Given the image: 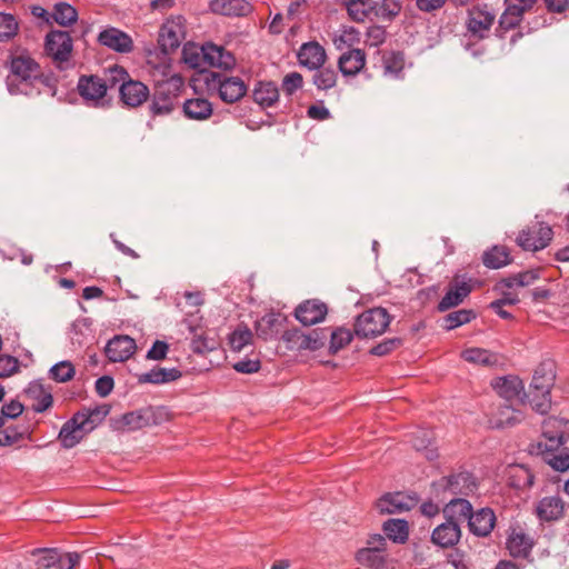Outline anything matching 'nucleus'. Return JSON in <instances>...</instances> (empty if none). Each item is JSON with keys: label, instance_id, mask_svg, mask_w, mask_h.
<instances>
[{"label": "nucleus", "instance_id": "1", "mask_svg": "<svg viewBox=\"0 0 569 569\" xmlns=\"http://www.w3.org/2000/svg\"><path fill=\"white\" fill-rule=\"evenodd\" d=\"M566 421L556 417H549L542 422L543 441L530 445V453L540 456L556 471L569 470V452L563 449L558 453L560 446L563 445Z\"/></svg>", "mask_w": 569, "mask_h": 569}, {"label": "nucleus", "instance_id": "2", "mask_svg": "<svg viewBox=\"0 0 569 569\" xmlns=\"http://www.w3.org/2000/svg\"><path fill=\"white\" fill-rule=\"evenodd\" d=\"M40 70V64L27 51L12 54L10 58V74L7 78L9 92L12 94L29 93L30 84Z\"/></svg>", "mask_w": 569, "mask_h": 569}, {"label": "nucleus", "instance_id": "3", "mask_svg": "<svg viewBox=\"0 0 569 569\" xmlns=\"http://www.w3.org/2000/svg\"><path fill=\"white\" fill-rule=\"evenodd\" d=\"M209 91H217L226 103H234L246 96L248 86L239 77H229L218 71H201Z\"/></svg>", "mask_w": 569, "mask_h": 569}, {"label": "nucleus", "instance_id": "4", "mask_svg": "<svg viewBox=\"0 0 569 569\" xmlns=\"http://www.w3.org/2000/svg\"><path fill=\"white\" fill-rule=\"evenodd\" d=\"M161 422V410L152 406L129 411L112 417L109 420L110 428L118 432H130L146 427L157 426Z\"/></svg>", "mask_w": 569, "mask_h": 569}, {"label": "nucleus", "instance_id": "5", "mask_svg": "<svg viewBox=\"0 0 569 569\" xmlns=\"http://www.w3.org/2000/svg\"><path fill=\"white\" fill-rule=\"evenodd\" d=\"M392 317L382 307H375L362 311L353 323L355 336L359 339H372L381 336L388 329Z\"/></svg>", "mask_w": 569, "mask_h": 569}, {"label": "nucleus", "instance_id": "6", "mask_svg": "<svg viewBox=\"0 0 569 569\" xmlns=\"http://www.w3.org/2000/svg\"><path fill=\"white\" fill-rule=\"evenodd\" d=\"M72 51L73 40L68 31L51 30L47 33L44 52L60 70L71 67Z\"/></svg>", "mask_w": 569, "mask_h": 569}, {"label": "nucleus", "instance_id": "7", "mask_svg": "<svg viewBox=\"0 0 569 569\" xmlns=\"http://www.w3.org/2000/svg\"><path fill=\"white\" fill-rule=\"evenodd\" d=\"M553 231L543 221H531L516 238V243L525 251H539L549 246Z\"/></svg>", "mask_w": 569, "mask_h": 569}, {"label": "nucleus", "instance_id": "8", "mask_svg": "<svg viewBox=\"0 0 569 569\" xmlns=\"http://www.w3.org/2000/svg\"><path fill=\"white\" fill-rule=\"evenodd\" d=\"M179 87L172 80L158 82L149 103V113L152 119L170 114L174 110V100L178 98Z\"/></svg>", "mask_w": 569, "mask_h": 569}, {"label": "nucleus", "instance_id": "9", "mask_svg": "<svg viewBox=\"0 0 569 569\" xmlns=\"http://www.w3.org/2000/svg\"><path fill=\"white\" fill-rule=\"evenodd\" d=\"M77 91L87 106L98 108L110 104L104 83L97 74H81L78 79Z\"/></svg>", "mask_w": 569, "mask_h": 569}, {"label": "nucleus", "instance_id": "10", "mask_svg": "<svg viewBox=\"0 0 569 569\" xmlns=\"http://www.w3.org/2000/svg\"><path fill=\"white\" fill-rule=\"evenodd\" d=\"M496 14L488 9V4L475 6L468 10L467 30L471 38L482 40L488 38Z\"/></svg>", "mask_w": 569, "mask_h": 569}, {"label": "nucleus", "instance_id": "11", "mask_svg": "<svg viewBox=\"0 0 569 569\" xmlns=\"http://www.w3.org/2000/svg\"><path fill=\"white\" fill-rule=\"evenodd\" d=\"M436 490L449 491L455 496H470L477 490V481L475 476L469 471H460L447 477H442L439 481L433 482Z\"/></svg>", "mask_w": 569, "mask_h": 569}, {"label": "nucleus", "instance_id": "12", "mask_svg": "<svg viewBox=\"0 0 569 569\" xmlns=\"http://www.w3.org/2000/svg\"><path fill=\"white\" fill-rule=\"evenodd\" d=\"M328 306L319 299H308L295 309V317L302 326H312L325 320Z\"/></svg>", "mask_w": 569, "mask_h": 569}, {"label": "nucleus", "instance_id": "13", "mask_svg": "<svg viewBox=\"0 0 569 569\" xmlns=\"http://www.w3.org/2000/svg\"><path fill=\"white\" fill-rule=\"evenodd\" d=\"M149 98L150 90L148 86L131 77L121 83V88H119V99L128 108L140 107Z\"/></svg>", "mask_w": 569, "mask_h": 569}, {"label": "nucleus", "instance_id": "14", "mask_svg": "<svg viewBox=\"0 0 569 569\" xmlns=\"http://www.w3.org/2000/svg\"><path fill=\"white\" fill-rule=\"evenodd\" d=\"M288 322V317L279 311H270L256 321L258 338L268 341L277 337Z\"/></svg>", "mask_w": 569, "mask_h": 569}, {"label": "nucleus", "instance_id": "15", "mask_svg": "<svg viewBox=\"0 0 569 569\" xmlns=\"http://www.w3.org/2000/svg\"><path fill=\"white\" fill-rule=\"evenodd\" d=\"M410 502H403V493L401 492H388L381 496L376 507L381 515L400 513L411 510L419 501L417 493L408 496Z\"/></svg>", "mask_w": 569, "mask_h": 569}, {"label": "nucleus", "instance_id": "16", "mask_svg": "<svg viewBox=\"0 0 569 569\" xmlns=\"http://www.w3.org/2000/svg\"><path fill=\"white\" fill-rule=\"evenodd\" d=\"M533 545V539L519 525L509 528L506 546L510 556L527 558L531 553Z\"/></svg>", "mask_w": 569, "mask_h": 569}, {"label": "nucleus", "instance_id": "17", "mask_svg": "<svg viewBox=\"0 0 569 569\" xmlns=\"http://www.w3.org/2000/svg\"><path fill=\"white\" fill-rule=\"evenodd\" d=\"M98 42L119 53H129L133 50L132 38L124 31L109 27L98 34Z\"/></svg>", "mask_w": 569, "mask_h": 569}, {"label": "nucleus", "instance_id": "18", "mask_svg": "<svg viewBox=\"0 0 569 569\" xmlns=\"http://www.w3.org/2000/svg\"><path fill=\"white\" fill-rule=\"evenodd\" d=\"M472 287L467 281H460L459 277H455L448 284L447 292L438 303V311L445 312L463 302L470 295Z\"/></svg>", "mask_w": 569, "mask_h": 569}, {"label": "nucleus", "instance_id": "19", "mask_svg": "<svg viewBox=\"0 0 569 569\" xmlns=\"http://www.w3.org/2000/svg\"><path fill=\"white\" fill-rule=\"evenodd\" d=\"M204 62L209 67L219 68L221 70H232L236 67L237 60L232 52L224 49L222 46H217L212 42H207L202 46Z\"/></svg>", "mask_w": 569, "mask_h": 569}, {"label": "nucleus", "instance_id": "20", "mask_svg": "<svg viewBox=\"0 0 569 569\" xmlns=\"http://www.w3.org/2000/svg\"><path fill=\"white\" fill-rule=\"evenodd\" d=\"M523 419V412L516 409L512 402H503L491 413L489 425L493 429H505L520 423Z\"/></svg>", "mask_w": 569, "mask_h": 569}, {"label": "nucleus", "instance_id": "21", "mask_svg": "<svg viewBox=\"0 0 569 569\" xmlns=\"http://www.w3.org/2000/svg\"><path fill=\"white\" fill-rule=\"evenodd\" d=\"M492 388L505 402L518 401L521 403L523 382L516 376L498 377L491 382Z\"/></svg>", "mask_w": 569, "mask_h": 569}, {"label": "nucleus", "instance_id": "22", "mask_svg": "<svg viewBox=\"0 0 569 569\" xmlns=\"http://www.w3.org/2000/svg\"><path fill=\"white\" fill-rule=\"evenodd\" d=\"M136 348V341L131 337L116 336L108 341L104 352L111 362H123L134 353Z\"/></svg>", "mask_w": 569, "mask_h": 569}, {"label": "nucleus", "instance_id": "23", "mask_svg": "<svg viewBox=\"0 0 569 569\" xmlns=\"http://www.w3.org/2000/svg\"><path fill=\"white\" fill-rule=\"evenodd\" d=\"M461 538V529L457 521L447 519L437 526L431 533V541L440 548H452Z\"/></svg>", "mask_w": 569, "mask_h": 569}, {"label": "nucleus", "instance_id": "24", "mask_svg": "<svg viewBox=\"0 0 569 569\" xmlns=\"http://www.w3.org/2000/svg\"><path fill=\"white\" fill-rule=\"evenodd\" d=\"M523 6L510 3L501 14L498 27L496 28V36L503 39L507 31L516 28L522 20L523 13L531 9L533 2H522Z\"/></svg>", "mask_w": 569, "mask_h": 569}, {"label": "nucleus", "instance_id": "25", "mask_svg": "<svg viewBox=\"0 0 569 569\" xmlns=\"http://www.w3.org/2000/svg\"><path fill=\"white\" fill-rule=\"evenodd\" d=\"M496 523V515L491 508H481L472 512L468 520V527L472 535L487 537L491 533Z\"/></svg>", "mask_w": 569, "mask_h": 569}, {"label": "nucleus", "instance_id": "26", "mask_svg": "<svg viewBox=\"0 0 569 569\" xmlns=\"http://www.w3.org/2000/svg\"><path fill=\"white\" fill-rule=\"evenodd\" d=\"M556 365L552 360H545L535 369L529 388L548 393L555 385Z\"/></svg>", "mask_w": 569, "mask_h": 569}, {"label": "nucleus", "instance_id": "27", "mask_svg": "<svg viewBox=\"0 0 569 569\" xmlns=\"http://www.w3.org/2000/svg\"><path fill=\"white\" fill-rule=\"evenodd\" d=\"M83 422H81L80 417L74 413L71 419L66 421L58 435V439L61 442V446L66 449H71L76 447L83 437V429H84Z\"/></svg>", "mask_w": 569, "mask_h": 569}, {"label": "nucleus", "instance_id": "28", "mask_svg": "<svg viewBox=\"0 0 569 569\" xmlns=\"http://www.w3.org/2000/svg\"><path fill=\"white\" fill-rule=\"evenodd\" d=\"M326 58L325 49L316 41L303 43L298 51L299 63L310 70L322 67Z\"/></svg>", "mask_w": 569, "mask_h": 569}, {"label": "nucleus", "instance_id": "29", "mask_svg": "<svg viewBox=\"0 0 569 569\" xmlns=\"http://www.w3.org/2000/svg\"><path fill=\"white\" fill-rule=\"evenodd\" d=\"M181 32L180 27L174 22L167 21L159 31L158 44L164 54H170L180 47Z\"/></svg>", "mask_w": 569, "mask_h": 569}, {"label": "nucleus", "instance_id": "30", "mask_svg": "<svg viewBox=\"0 0 569 569\" xmlns=\"http://www.w3.org/2000/svg\"><path fill=\"white\" fill-rule=\"evenodd\" d=\"M366 63V53L360 49H349L338 60V67L343 76H356Z\"/></svg>", "mask_w": 569, "mask_h": 569}, {"label": "nucleus", "instance_id": "31", "mask_svg": "<svg viewBox=\"0 0 569 569\" xmlns=\"http://www.w3.org/2000/svg\"><path fill=\"white\" fill-rule=\"evenodd\" d=\"M355 559L359 565L370 569H395V561L388 553L359 549Z\"/></svg>", "mask_w": 569, "mask_h": 569}, {"label": "nucleus", "instance_id": "32", "mask_svg": "<svg viewBox=\"0 0 569 569\" xmlns=\"http://www.w3.org/2000/svg\"><path fill=\"white\" fill-rule=\"evenodd\" d=\"M182 372L177 368H161L154 367L148 372L137 375V381L139 385L151 383V385H162L169 383L181 378Z\"/></svg>", "mask_w": 569, "mask_h": 569}, {"label": "nucleus", "instance_id": "33", "mask_svg": "<svg viewBox=\"0 0 569 569\" xmlns=\"http://www.w3.org/2000/svg\"><path fill=\"white\" fill-rule=\"evenodd\" d=\"M382 532L387 540L403 545L409 539V523L405 519L390 518L382 523Z\"/></svg>", "mask_w": 569, "mask_h": 569}, {"label": "nucleus", "instance_id": "34", "mask_svg": "<svg viewBox=\"0 0 569 569\" xmlns=\"http://www.w3.org/2000/svg\"><path fill=\"white\" fill-rule=\"evenodd\" d=\"M565 513V502L558 496L545 497L537 506V515L541 520L552 521Z\"/></svg>", "mask_w": 569, "mask_h": 569}, {"label": "nucleus", "instance_id": "35", "mask_svg": "<svg viewBox=\"0 0 569 569\" xmlns=\"http://www.w3.org/2000/svg\"><path fill=\"white\" fill-rule=\"evenodd\" d=\"M252 99L262 108L272 107L279 99V89L272 81H259L252 90Z\"/></svg>", "mask_w": 569, "mask_h": 569}, {"label": "nucleus", "instance_id": "36", "mask_svg": "<svg viewBox=\"0 0 569 569\" xmlns=\"http://www.w3.org/2000/svg\"><path fill=\"white\" fill-rule=\"evenodd\" d=\"M26 395L36 400L32 405V409L36 412H44L53 403V397L50 390H47L40 381H32L26 389Z\"/></svg>", "mask_w": 569, "mask_h": 569}, {"label": "nucleus", "instance_id": "37", "mask_svg": "<svg viewBox=\"0 0 569 569\" xmlns=\"http://www.w3.org/2000/svg\"><path fill=\"white\" fill-rule=\"evenodd\" d=\"M512 262L508 247L495 244L482 254V263L489 269H500Z\"/></svg>", "mask_w": 569, "mask_h": 569}, {"label": "nucleus", "instance_id": "38", "mask_svg": "<svg viewBox=\"0 0 569 569\" xmlns=\"http://www.w3.org/2000/svg\"><path fill=\"white\" fill-rule=\"evenodd\" d=\"M212 103L204 98H192L183 103V113L188 119L202 121L211 117Z\"/></svg>", "mask_w": 569, "mask_h": 569}, {"label": "nucleus", "instance_id": "39", "mask_svg": "<svg viewBox=\"0 0 569 569\" xmlns=\"http://www.w3.org/2000/svg\"><path fill=\"white\" fill-rule=\"evenodd\" d=\"M377 53L381 54V67L385 76L392 78H399L405 68V54L402 51H380Z\"/></svg>", "mask_w": 569, "mask_h": 569}, {"label": "nucleus", "instance_id": "40", "mask_svg": "<svg viewBox=\"0 0 569 569\" xmlns=\"http://www.w3.org/2000/svg\"><path fill=\"white\" fill-rule=\"evenodd\" d=\"M473 509L469 500L465 498H453L443 508L446 519L457 521L469 520Z\"/></svg>", "mask_w": 569, "mask_h": 569}, {"label": "nucleus", "instance_id": "41", "mask_svg": "<svg viewBox=\"0 0 569 569\" xmlns=\"http://www.w3.org/2000/svg\"><path fill=\"white\" fill-rule=\"evenodd\" d=\"M521 403H528L537 413L546 415L551 408V396L550 392L545 393L529 388L527 392L523 390Z\"/></svg>", "mask_w": 569, "mask_h": 569}, {"label": "nucleus", "instance_id": "42", "mask_svg": "<svg viewBox=\"0 0 569 569\" xmlns=\"http://www.w3.org/2000/svg\"><path fill=\"white\" fill-rule=\"evenodd\" d=\"M213 13L228 17H246L252 11L251 2H209Z\"/></svg>", "mask_w": 569, "mask_h": 569}, {"label": "nucleus", "instance_id": "43", "mask_svg": "<svg viewBox=\"0 0 569 569\" xmlns=\"http://www.w3.org/2000/svg\"><path fill=\"white\" fill-rule=\"evenodd\" d=\"M57 79L53 74H44L40 70L36 79L30 84V92L23 93L24 96H34L46 93L51 97L57 92Z\"/></svg>", "mask_w": 569, "mask_h": 569}, {"label": "nucleus", "instance_id": "44", "mask_svg": "<svg viewBox=\"0 0 569 569\" xmlns=\"http://www.w3.org/2000/svg\"><path fill=\"white\" fill-rule=\"evenodd\" d=\"M129 78L130 74L126 68L119 64H113L104 69L101 82L104 83L106 92L108 93L109 89H113L116 87L121 88V83L127 81Z\"/></svg>", "mask_w": 569, "mask_h": 569}, {"label": "nucleus", "instance_id": "45", "mask_svg": "<svg viewBox=\"0 0 569 569\" xmlns=\"http://www.w3.org/2000/svg\"><path fill=\"white\" fill-rule=\"evenodd\" d=\"M51 18L60 26L68 27L78 19V11L69 2H56Z\"/></svg>", "mask_w": 569, "mask_h": 569}, {"label": "nucleus", "instance_id": "46", "mask_svg": "<svg viewBox=\"0 0 569 569\" xmlns=\"http://www.w3.org/2000/svg\"><path fill=\"white\" fill-rule=\"evenodd\" d=\"M353 335V331L343 327L336 328L330 333H328V337H330L329 353H338L352 341Z\"/></svg>", "mask_w": 569, "mask_h": 569}, {"label": "nucleus", "instance_id": "47", "mask_svg": "<svg viewBox=\"0 0 569 569\" xmlns=\"http://www.w3.org/2000/svg\"><path fill=\"white\" fill-rule=\"evenodd\" d=\"M253 335L249 327L244 323H239L237 328L229 335V346L233 351H240L246 346L252 342Z\"/></svg>", "mask_w": 569, "mask_h": 569}, {"label": "nucleus", "instance_id": "48", "mask_svg": "<svg viewBox=\"0 0 569 569\" xmlns=\"http://www.w3.org/2000/svg\"><path fill=\"white\" fill-rule=\"evenodd\" d=\"M110 406L101 405L97 406L93 409H83L78 411L77 415L80 417L81 422L84 426H90V429L94 428L109 415Z\"/></svg>", "mask_w": 569, "mask_h": 569}, {"label": "nucleus", "instance_id": "49", "mask_svg": "<svg viewBox=\"0 0 569 569\" xmlns=\"http://www.w3.org/2000/svg\"><path fill=\"white\" fill-rule=\"evenodd\" d=\"M477 313L472 309H460L448 313L443 318V328L447 331L453 330L476 319Z\"/></svg>", "mask_w": 569, "mask_h": 569}, {"label": "nucleus", "instance_id": "50", "mask_svg": "<svg viewBox=\"0 0 569 569\" xmlns=\"http://www.w3.org/2000/svg\"><path fill=\"white\" fill-rule=\"evenodd\" d=\"M347 7V11L350 18L356 22H363L367 19L373 21L372 12L375 7L372 2H343Z\"/></svg>", "mask_w": 569, "mask_h": 569}, {"label": "nucleus", "instance_id": "51", "mask_svg": "<svg viewBox=\"0 0 569 569\" xmlns=\"http://www.w3.org/2000/svg\"><path fill=\"white\" fill-rule=\"evenodd\" d=\"M312 76V82L319 90H329L336 86L337 72L331 68H318Z\"/></svg>", "mask_w": 569, "mask_h": 569}, {"label": "nucleus", "instance_id": "52", "mask_svg": "<svg viewBox=\"0 0 569 569\" xmlns=\"http://www.w3.org/2000/svg\"><path fill=\"white\" fill-rule=\"evenodd\" d=\"M327 339V328L312 329L309 333H305V338L302 339L303 350L317 351L325 347Z\"/></svg>", "mask_w": 569, "mask_h": 569}, {"label": "nucleus", "instance_id": "53", "mask_svg": "<svg viewBox=\"0 0 569 569\" xmlns=\"http://www.w3.org/2000/svg\"><path fill=\"white\" fill-rule=\"evenodd\" d=\"M74 375V366L68 360L53 365L49 370V377L57 382H68Z\"/></svg>", "mask_w": 569, "mask_h": 569}, {"label": "nucleus", "instance_id": "54", "mask_svg": "<svg viewBox=\"0 0 569 569\" xmlns=\"http://www.w3.org/2000/svg\"><path fill=\"white\" fill-rule=\"evenodd\" d=\"M461 358L467 362L482 366H490L495 362L493 355L481 348H468L461 352Z\"/></svg>", "mask_w": 569, "mask_h": 569}, {"label": "nucleus", "instance_id": "55", "mask_svg": "<svg viewBox=\"0 0 569 569\" xmlns=\"http://www.w3.org/2000/svg\"><path fill=\"white\" fill-rule=\"evenodd\" d=\"M19 24L14 16L0 12V42L12 39L18 33Z\"/></svg>", "mask_w": 569, "mask_h": 569}, {"label": "nucleus", "instance_id": "56", "mask_svg": "<svg viewBox=\"0 0 569 569\" xmlns=\"http://www.w3.org/2000/svg\"><path fill=\"white\" fill-rule=\"evenodd\" d=\"M372 7H375L376 11L372 12L373 19L381 17L383 19L391 20L401 10L400 2H372Z\"/></svg>", "mask_w": 569, "mask_h": 569}, {"label": "nucleus", "instance_id": "57", "mask_svg": "<svg viewBox=\"0 0 569 569\" xmlns=\"http://www.w3.org/2000/svg\"><path fill=\"white\" fill-rule=\"evenodd\" d=\"M202 54V47H184L182 50V59L184 63L193 69H201L203 64H207Z\"/></svg>", "mask_w": 569, "mask_h": 569}, {"label": "nucleus", "instance_id": "58", "mask_svg": "<svg viewBox=\"0 0 569 569\" xmlns=\"http://www.w3.org/2000/svg\"><path fill=\"white\" fill-rule=\"evenodd\" d=\"M402 343L403 340L401 338H387L372 347L369 353L377 357H383L400 348Z\"/></svg>", "mask_w": 569, "mask_h": 569}, {"label": "nucleus", "instance_id": "59", "mask_svg": "<svg viewBox=\"0 0 569 569\" xmlns=\"http://www.w3.org/2000/svg\"><path fill=\"white\" fill-rule=\"evenodd\" d=\"M359 31L353 27L345 28L341 34L335 38L333 42L339 50H342L345 48H350L355 43L359 42Z\"/></svg>", "mask_w": 569, "mask_h": 569}, {"label": "nucleus", "instance_id": "60", "mask_svg": "<svg viewBox=\"0 0 569 569\" xmlns=\"http://www.w3.org/2000/svg\"><path fill=\"white\" fill-rule=\"evenodd\" d=\"M303 338L305 333L299 328L284 330L281 336V339L290 350H303Z\"/></svg>", "mask_w": 569, "mask_h": 569}, {"label": "nucleus", "instance_id": "61", "mask_svg": "<svg viewBox=\"0 0 569 569\" xmlns=\"http://www.w3.org/2000/svg\"><path fill=\"white\" fill-rule=\"evenodd\" d=\"M20 369V361L9 355H0V379L11 377Z\"/></svg>", "mask_w": 569, "mask_h": 569}, {"label": "nucleus", "instance_id": "62", "mask_svg": "<svg viewBox=\"0 0 569 569\" xmlns=\"http://www.w3.org/2000/svg\"><path fill=\"white\" fill-rule=\"evenodd\" d=\"M24 438V432L16 426H9L0 432V447L12 446Z\"/></svg>", "mask_w": 569, "mask_h": 569}, {"label": "nucleus", "instance_id": "63", "mask_svg": "<svg viewBox=\"0 0 569 569\" xmlns=\"http://www.w3.org/2000/svg\"><path fill=\"white\" fill-rule=\"evenodd\" d=\"M302 84V76L299 72H291L284 76L281 88L287 96H292Z\"/></svg>", "mask_w": 569, "mask_h": 569}, {"label": "nucleus", "instance_id": "64", "mask_svg": "<svg viewBox=\"0 0 569 569\" xmlns=\"http://www.w3.org/2000/svg\"><path fill=\"white\" fill-rule=\"evenodd\" d=\"M216 341L213 339H208L206 336L196 335L191 341V349L194 353L203 355L208 351H211L216 348Z\"/></svg>", "mask_w": 569, "mask_h": 569}]
</instances>
